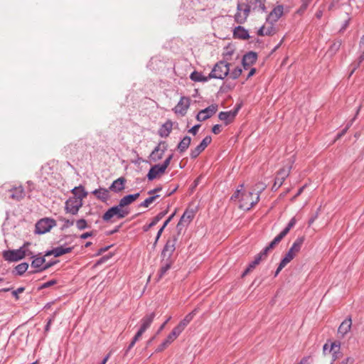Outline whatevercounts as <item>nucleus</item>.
Here are the masks:
<instances>
[{
    "instance_id": "f257e3e1",
    "label": "nucleus",
    "mask_w": 364,
    "mask_h": 364,
    "mask_svg": "<svg viewBox=\"0 0 364 364\" xmlns=\"http://www.w3.org/2000/svg\"><path fill=\"white\" fill-rule=\"evenodd\" d=\"M259 200V194H255L252 191H243L242 193L239 208L248 211L251 210Z\"/></svg>"
},
{
    "instance_id": "052dcab7",
    "label": "nucleus",
    "mask_w": 364,
    "mask_h": 364,
    "mask_svg": "<svg viewBox=\"0 0 364 364\" xmlns=\"http://www.w3.org/2000/svg\"><path fill=\"white\" fill-rule=\"evenodd\" d=\"M173 158V154L169 155L160 166L166 171Z\"/></svg>"
},
{
    "instance_id": "c756f323",
    "label": "nucleus",
    "mask_w": 364,
    "mask_h": 364,
    "mask_svg": "<svg viewBox=\"0 0 364 364\" xmlns=\"http://www.w3.org/2000/svg\"><path fill=\"white\" fill-rule=\"evenodd\" d=\"M172 122L171 121H167L159 129V134L161 137H167L172 130Z\"/></svg>"
},
{
    "instance_id": "f704fd0d",
    "label": "nucleus",
    "mask_w": 364,
    "mask_h": 364,
    "mask_svg": "<svg viewBox=\"0 0 364 364\" xmlns=\"http://www.w3.org/2000/svg\"><path fill=\"white\" fill-rule=\"evenodd\" d=\"M33 258V259L31 262V267L40 269L42 267L44 266V264L46 262V259L44 257H39L38 255H35Z\"/></svg>"
},
{
    "instance_id": "c9c22d12",
    "label": "nucleus",
    "mask_w": 364,
    "mask_h": 364,
    "mask_svg": "<svg viewBox=\"0 0 364 364\" xmlns=\"http://www.w3.org/2000/svg\"><path fill=\"white\" fill-rule=\"evenodd\" d=\"M293 259L291 258L289 254H286L284 258L281 260L280 263L279 264V266L274 273V277H277L279 273L281 272V270L289 263Z\"/></svg>"
},
{
    "instance_id": "de8ad7c7",
    "label": "nucleus",
    "mask_w": 364,
    "mask_h": 364,
    "mask_svg": "<svg viewBox=\"0 0 364 364\" xmlns=\"http://www.w3.org/2000/svg\"><path fill=\"white\" fill-rule=\"evenodd\" d=\"M242 73V68L240 67H237L230 73V76L232 79L236 80L240 76Z\"/></svg>"
},
{
    "instance_id": "aec40b11",
    "label": "nucleus",
    "mask_w": 364,
    "mask_h": 364,
    "mask_svg": "<svg viewBox=\"0 0 364 364\" xmlns=\"http://www.w3.org/2000/svg\"><path fill=\"white\" fill-rule=\"evenodd\" d=\"M9 192L10 193L9 198L14 200L19 201L25 196L24 190L21 186L14 187L9 190Z\"/></svg>"
},
{
    "instance_id": "bb28decb",
    "label": "nucleus",
    "mask_w": 364,
    "mask_h": 364,
    "mask_svg": "<svg viewBox=\"0 0 364 364\" xmlns=\"http://www.w3.org/2000/svg\"><path fill=\"white\" fill-rule=\"evenodd\" d=\"M233 36L235 38L246 40L250 38L248 31L243 27L238 26L233 31Z\"/></svg>"
},
{
    "instance_id": "2f4dec72",
    "label": "nucleus",
    "mask_w": 364,
    "mask_h": 364,
    "mask_svg": "<svg viewBox=\"0 0 364 364\" xmlns=\"http://www.w3.org/2000/svg\"><path fill=\"white\" fill-rule=\"evenodd\" d=\"M257 59V54L255 52L250 51L245 54L242 57V61L250 65H253Z\"/></svg>"
},
{
    "instance_id": "4468645a",
    "label": "nucleus",
    "mask_w": 364,
    "mask_h": 364,
    "mask_svg": "<svg viewBox=\"0 0 364 364\" xmlns=\"http://www.w3.org/2000/svg\"><path fill=\"white\" fill-rule=\"evenodd\" d=\"M244 9H242V5H237V12L235 15V19L238 23H243L250 14V8L247 7L245 5H244Z\"/></svg>"
},
{
    "instance_id": "e433bc0d",
    "label": "nucleus",
    "mask_w": 364,
    "mask_h": 364,
    "mask_svg": "<svg viewBox=\"0 0 364 364\" xmlns=\"http://www.w3.org/2000/svg\"><path fill=\"white\" fill-rule=\"evenodd\" d=\"M293 259L291 258L289 254H286L284 258L281 260L280 263L279 264V266L274 273V277H277L279 273L281 272V270L289 263Z\"/></svg>"
},
{
    "instance_id": "39448f33",
    "label": "nucleus",
    "mask_w": 364,
    "mask_h": 364,
    "mask_svg": "<svg viewBox=\"0 0 364 364\" xmlns=\"http://www.w3.org/2000/svg\"><path fill=\"white\" fill-rule=\"evenodd\" d=\"M56 225L55 220L48 218L41 219L36 224L35 232L37 234H44L50 230V229Z\"/></svg>"
},
{
    "instance_id": "9d476101",
    "label": "nucleus",
    "mask_w": 364,
    "mask_h": 364,
    "mask_svg": "<svg viewBox=\"0 0 364 364\" xmlns=\"http://www.w3.org/2000/svg\"><path fill=\"white\" fill-rule=\"evenodd\" d=\"M218 111V105L213 104L208 107L199 111L196 115V119L199 122H203L211 117Z\"/></svg>"
},
{
    "instance_id": "ddd939ff",
    "label": "nucleus",
    "mask_w": 364,
    "mask_h": 364,
    "mask_svg": "<svg viewBox=\"0 0 364 364\" xmlns=\"http://www.w3.org/2000/svg\"><path fill=\"white\" fill-rule=\"evenodd\" d=\"M190 106V99L188 97H182L178 102L173 110L175 113L185 115L187 109Z\"/></svg>"
},
{
    "instance_id": "3c124183",
    "label": "nucleus",
    "mask_w": 364,
    "mask_h": 364,
    "mask_svg": "<svg viewBox=\"0 0 364 364\" xmlns=\"http://www.w3.org/2000/svg\"><path fill=\"white\" fill-rule=\"evenodd\" d=\"M56 262H48L46 264H44V266L42 267L40 269H36L35 271H33V272H30L29 273L30 274H33V273H37V272H41L43 270H46V269H48V268H50V267H52L54 264H55Z\"/></svg>"
},
{
    "instance_id": "5701e85b",
    "label": "nucleus",
    "mask_w": 364,
    "mask_h": 364,
    "mask_svg": "<svg viewBox=\"0 0 364 364\" xmlns=\"http://www.w3.org/2000/svg\"><path fill=\"white\" fill-rule=\"evenodd\" d=\"M304 242V237H298L294 242L293 243L292 246L290 247L289 251L287 254H289L291 258L294 259V257L296 256V253H298L301 247L302 244Z\"/></svg>"
},
{
    "instance_id": "f3484780",
    "label": "nucleus",
    "mask_w": 364,
    "mask_h": 364,
    "mask_svg": "<svg viewBox=\"0 0 364 364\" xmlns=\"http://www.w3.org/2000/svg\"><path fill=\"white\" fill-rule=\"evenodd\" d=\"M73 247H64L63 246H59L55 248H53L51 250H48L46 252L45 256L54 255L55 257L62 256L65 254L70 253L72 252Z\"/></svg>"
},
{
    "instance_id": "4d7b16f0",
    "label": "nucleus",
    "mask_w": 364,
    "mask_h": 364,
    "mask_svg": "<svg viewBox=\"0 0 364 364\" xmlns=\"http://www.w3.org/2000/svg\"><path fill=\"white\" fill-rule=\"evenodd\" d=\"M30 245L29 242H26L23 244V245L22 246V247H23V252L26 253L25 254V257L26 256H30L31 257H33L35 255H33V252L28 249V246Z\"/></svg>"
},
{
    "instance_id": "7ed1b4c3",
    "label": "nucleus",
    "mask_w": 364,
    "mask_h": 364,
    "mask_svg": "<svg viewBox=\"0 0 364 364\" xmlns=\"http://www.w3.org/2000/svg\"><path fill=\"white\" fill-rule=\"evenodd\" d=\"M129 210L123 209L118 204L108 209L103 215L102 219L105 221H109L114 217L117 219L124 218L129 214Z\"/></svg>"
},
{
    "instance_id": "a19ab883",
    "label": "nucleus",
    "mask_w": 364,
    "mask_h": 364,
    "mask_svg": "<svg viewBox=\"0 0 364 364\" xmlns=\"http://www.w3.org/2000/svg\"><path fill=\"white\" fill-rule=\"evenodd\" d=\"M190 78L194 82H207L210 80V78H208V76L205 77L201 73L197 71H193L191 74Z\"/></svg>"
},
{
    "instance_id": "2eb2a0df",
    "label": "nucleus",
    "mask_w": 364,
    "mask_h": 364,
    "mask_svg": "<svg viewBox=\"0 0 364 364\" xmlns=\"http://www.w3.org/2000/svg\"><path fill=\"white\" fill-rule=\"evenodd\" d=\"M167 149V144L165 141H161L157 146L152 151L151 158L153 161H156L161 159Z\"/></svg>"
},
{
    "instance_id": "f03ea898",
    "label": "nucleus",
    "mask_w": 364,
    "mask_h": 364,
    "mask_svg": "<svg viewBox=\"0 0 364 364\" xmlns=\"http://www.w3.org/2000/svg\"><path fill=\"white\" fill-rule=\"evenodd\" d=\"M230 63L223 60L218 62L208 75V78L223 80L230 73Z\"/></svg>"
},
{
    "instance_id": "8fccbe9b",
    "label": "nucleus",
    "mask_w": 364,
    "mask_h": 364,
    "mask_svg": "<svg viewBox=\"0 0 364 364\" xmlns=\"http://www.w3.org/2000/svg\"><path fill=\"white\" fill-rule=\"evenodd\" d=\"M212 141V138L210 136H206L200 142L199 144L202 149H205L210 143Z\"/></svg>"
},
{
    "instance_id": "412c9836",
    "label": "nucleus",
    "mask_w": 364,
    "mask_h": 364,
    "mask_svg": "<svg viewBox=\"0 0 364 364\" xmlns=\"http://www.w3.org/2000/svg\"><path fill=\"white\" fill-rule=\"evenodd\" d=\"M283 6L282 5H278L274 9L270 12L269 16L267 18V21H269L271 23L273 22H277L278 19L282 16L283 14Z\"/></svg>"
},
{
    "instance_id": "864d4df0",
    "label": "nucleus",
    "mask_w": 364,
    "mask_h": 364,
    "mask_svg": "<svg viewBox=\"0 0 364 364\" xmlns=\"http://www.w3.org/2000/svg\"><path fill=\"white\" fill-rule=\"evenodd\" d=\"M272 250L269 246H267L262 252L256 255V257H260V261L267 256L268 252Z\"/></svg>"
},
{
    "instance_id": "20e7f679",
    "label": "nucleus",
    "mask_w": 364,
    "mask_h": 364,
    "mask_svg": "<svg viewBox=\"0 0 364 364\" xmlns=\"http://www.w3.org/2000/svg\"><path fill=\"white\" fill-rule=\"evenodd\" d=\"M82 204L80 197H70L65 202V210L66 213L77 215Z\"/></svg>"
},
{
    "instance_id": "9b49d317",
    "label": "nucleus",
    "mask_w": 364,
    "mask_h": 364,
    "mask_svg": "<svg viewBox=\"0 0 364 364\" xmlns=\"http://www.w3.org/2000/svg\"><path fill=\"white\" fill-rule=\"evenodd\" d=\"M181 333L178 331L175 328L172 330V331L167 336L166 340L162 342L156 349V352H161L164 349H166L169 344H171L179 335Z\"/></svg>"
},
{
    "instance_id": "f8f14e48",
    "label": "nucleus",
    "mask_w": 364,
    "mask_h": 364,
    "mask_svg": "<svg viewBox=\"0 0 364 364\" xmlns=\"http://www.w3.org/2000/svg\"><path fill=\"white\" fill-rule=\"evenodd\" d=\"M240 109V105H238L234 110L229 112H220L218 114V118L221 121L225 122V124L228 125L234 120Z\"/></svg>"
},
{
    "instance_id": "a18cd8bd",
    "label": "nucleus",
    "mask_w": 364,
    "mask_h": 364,
    "mask_svg": "<svg viewBox=\"0 0 364 364\" xmlns=\"http://www.w3.org/2000/svg\"><path fill=\"white\" fill-rule=\"evenodd\" d=\"M205 149H202V147L200 145H198L194 149H192L191 151V159H196L197 158L199 154L204 151Z\"/></svg>"
},
{
    "instance_id": "13d9d810",
    "label": "nucleus",
    "mask_w": 364,
    "mask_h": 364,
    "mask_svg": "<svg viewBox=\"0 0 364 364\" xmlns=\"http://www.w3.org/2000/svg\"><path fill=\"white\" fill-rule=\"evenodd\" d=\"M173 158V154L169 155L160 166L166 171Z\"/></svg>"
},
{
    "instance_id": "09e8293b",
    "label": "nucleus",
    "mask_w": 364,
    "mask_h": 364,
    "mask_svg": "<svg viewBox=\"0 0 364 364\" xmlns=\"http://www.w3.org/2000/svg\"><path fill=\"white\" fill-rule=\"evenodd\" d=\"M240 188H237L235 192L234 193V194L231 196L230 198V200H237V198H241V196H242V193L243 191H242V189L243 188V184H241L240 186Z\"/></svg>"
},
{
    "instance_id": "dca6fc26",
    "label": "nucleus",
    "mask_w": 364,
    "mask_h": 364,
    "mask_svg": "<svg viewBox=\"0 0 364 364\" xmlns=\"http://www.w3.org/2000/svg\"><path fill=\"white\" fill-rule=\"evenodd\" d=\"M266 0H250L247 4H245L247 7L250 8V11H256L260 12H266L267 8L265 6Z\"/></svg>"
},
{
    "instance_id": "774afa93",
    "label": "nucleus",
    "mask_w": 364,
    "mask_h": 364,
    "mask_svg": "<svg viewBox=\"0 0 364 364\" xmlns=\"http://www.w3.org/2000/svg\"><path fill=\"white\" fill-rule=\"evenodd\" d=\"M200 127V124H196L188 130V132L193 135H196Z\"/></svg>"
},
{
    "instance_id": "473e14b6",
    "label": "nucleus",
    "mask_w": 364,
    "mask_h": 364,
    "mask_svg": "<svg viewBox=\"0 0 364 364\" xmlns=\"http://www.w3.org/2000/svg\"><path fill=\"white\" fill-rule=\"evenodd\" d=\"M191 138L188 136H185L178 144V149L180 153L184 152L190 146Z\"/></svg>"
},
{
    "instance_id": "e2e57ef3",
    "label": "nucleus",
    "mask_w": 364,
    "mask_h": 364,
    "mask_svg": "<svg viewBox=\"0 0 364 364\" xmlns=\"http://www.w3.org/2000/svg\"><path fill=\"white\" fill-rule=\"evenodd\" d=\"M355 359L353 357H347L337 364H353Z\"/></svg>"
},
{
    "instance_id": "37998d69",
    "label": "nucleus",
    "mask_w": 364,
    "mask_h": 364,
    "mask_svg": "<svg viewBox=\"0 0 364 364\" xmlns=\"http://www.w3.org/2000/svg\"><path fill=\"white\" fill-rule=\"evenodd\" d=\"M28 268V264L27 262H23L19 264H18L15 269L16 271V274L18 275H22L23 273H25Z\"/></svg>"
},
{
    "instance_id": "ea45409f",
    "label": "nucleus",
    "mask_w": 364,
    "mask_h": 364,
    "mask_svg": "<svg viewBox=\"0 0 364 364\" xmlns=\"http://www.w3.org/2000/svg\"><path fill=\"white\" fill-rule=\"evenodd\" d=\"M341 44H342L341 40H337V41H334L332 43V45L330 46V48L328 50L326 53L330 57L333 56L337 53V51L340 49Z\"/></svg>"
},
{
    "instance_id": "1a4fd4ad",
    "label": "nucleus",
    "mask_w": 364,
    "mask_h": 364,
    "mask_svg": "<svg viewBox=\"0 0 364 364\" xmlns=\"http://www.w3.org/2000/svg\"><path fill=\"white\" fill-rule=\"evenodd\" d=\"M291 168V166H287L279 169L275 178L274 185L272 186V190L277 191L282 185L285 178L289 175Z\"/></svg>"
},
{
    "instance_id": "a211bd4d",
    "label": "nucleus",
    "mask_w": 364,
    "mask_h": 364,
    "mask_svg": "<svg viewBox=\"0 0 364 364\" xmlns=\"http://www.w3.org/2000/svg\"><path fill=\"white\" fill-rule=\"evenodd\" d=\"M154 317L155 314L152 312L141 319V325L137 333L138 338L150 326Z\"/></svg>"
},
{
    "instance_id": "79ce46f5",
    "label": "nucleus",
    "mask_w": 364,
    "mask_h": 364,
    "mask_svg": "<svg viewBox=\"0 0 364 364\" xmlns=\"http://www.w3.org/2000/svg\"><path fill=\"white\" fill-rule=\"evenodd\" d=\"M360 107H358V109H357V112H356V114L355 116V117H353L349 122L348 124L346 125V127L341 132H339L337 136H336V139H338L340 138H341L343 136L345 135V134L346 133V132L348 131V129L350 128V127L353 124V121L355 120V118L356 117V116L359 113V111H360Z\"/></svg>"
},
{
    "instance_id": "338daca9",
    "label": "nucleus",
    "mask_w": 364,
    "mask_h": 364,
    "mask_svg": "<svg viewBox=\"0 0 364 364\" xmlns=\"http://www.w3.org/2000/svg\"><path fill=\"white\" fill-rule=\"evenodd\" d=\"M61 220L65 223V224L63 226V228H69V227L73 225V224H74L73 220H70L68 219L63 218Z\"/></svg>"
},
{
    "instance_id": "680f3d73",
    "label": "nucleus",
    "mask_w": 364,
    "mask_h": 364,
    "mask_svg": "<svg viewBox=\"0 0 364 364\" xmlns=\"http://www.w3.org/2000/svg\"><path fill=\"white\" fill-rule=\"evenodd\" d=\"M276 33L275 28L271 25L268 27H265V36H272Z\"/></svg>"
},
{
    "instance_id": "cd10ccee",
    "label": "nucleus",
    "mask_w": 364,
    "mask_h": 364,
    "mask_svg": "<svg viewBox=\"0 0 364 364\" xmlns=\"http://www.w3.org/2000/svg\"><path fill=\"white\" fill-rule=\"evenodd\" d=\"M173 264L172 259L163 258L161 267L159 271V276L161 278L170 269Z\"/></svg>"
},
{
    "instance_id": "6e6d98bb",
    "label": "nucleus",
    "mask_w": 364,
    "mask_h": 364,
    "mask_svg": "<svg viewBox=\"0 0 364 364\" xmlns=\"http://www.w3.org/2000/svg\"><path fill=\"white\" fill-rule=\"evenodd\" d=\"M57 283V281L55 279L50 280L46 283H43L41 287H39L38 289H43L46 288H48Z\"/></svg>"
},
{
    "instance_id": "58836bf2",
    "label": "nucleus",
    "mask_w": 364,
    "mask_h": 364,
    "mask_svg": "<svg viewBox=\"0 0 364 364\" xmlns=\"http://www.w3.org/2000/svg\"><path fill=\"white\" fill-rule=\"evenodd\" d=\"M72 193L73 194V197H80L81 201H82L83 198H86L87 196V193L82 186L75 187L72 190Z\"/></svg>"
},
{
    "instance_id": "0eeeda50",
    "label": "nucleus",
    "mask_w": 364,
    "mask_h": 364,
    "mask_svg": "<svg viewBox=\"0 0 364 364\" xmlns=\"http://www.w3.org/2000/svg\"><path fill=\"white\" fill-rule=\"evenodd\" d=\"M23 247H21L17 250H6L3 252V257L5 260L9 262H17L25 257Z\"/></svg>"
},
{
    "instance_id": "69168bd1",
    "label": "nucleus",
    "mask_w": 364,
    "mask_h": 364,
    "mask_svg": "<svg viewBox=\"0 0 364 364\" xmlns=\"http://www.w3.org/2000/svg\"><path fill=\"white\" fill-rule=\"evenodd\" d=\"M24 289V287H19L12 291V295L16 298V299H18V294L23 292Z\"/></svg>"
},
{
    "instance_id": "72a5a7b5",
    "label": "nucleus",
    "mask_w": 364,
    "mask_h": 364,
    "mask_svg": "<svg viewBox=\"0 0 364 364\" xmlns=\"http://www.w3.org/2000/svg\"><path fill=\"white\" fill-rule=\"evenodd\" d=\"M363 61H364V52L361 51V54L358 58V59L356 60H355L354 62H353L350 65L351 70L350 72L349 77H350L353 74V73L360 67V65H361V63Z\"/></svg>"
},
{
    "instance_id": "49530a36",
    "label": "nucleus",
    "mask_w": 364,
    "mask_h": 364,
    "mask_svg": "<svg viewBox=\"0 0 364 364\" xmlns=\"http://www.w3.org/2000/svg\"><path fill=\"white\" fill-rule=\"evenodd\" d=\"M265 188L266 185L259 182L255 184V188L252 190V192H256L255 194H259V196L260 193L265 189Z\"/></svg>"
},
{
    "instance_id": "6e6552de",
    "label": "nucleus",
    "mask_w": 364,
    "mask_h": 364,
    "mask_svg": "<svg viewBox=\"0 0 364 364\" xmlns=\"http://www.w3.org/2000/svg\"><path fill=\"white\" fill-rule=\"evenodd\" d=\"M296 222V221L295 218H292L289 220L287 227L277 236H276L274 239L269 244L268 246L269 247V248H274L275 246L277 245L281 242V240L288 234L289 230L295 225Z\"/></svg>"
},
{
    "instance_id": "c85d7f7f",
    "label": "nucleus",
    "mask_w": 364,
    "mask_h": 364,
    "mask_svg": "<svg viewBox=\"0 0 364 364\" xmlns=\"http://www.w3.org/2000/svg\"><path fill=\"white\" fill-rule=\"evenodd\" d=\"M351 324L352 322L350 318L345 319L338 327V333L342 337L344 336L350 331Z\"/></svg>"
},
{
    "instance_id": "a878e982",
    "label": "nucleus",
    "mask_w": 364,
    "mask_h": 364,
    "mask_svg": "<svg viewBox=\"0 0 364 364\" xmlns=\"http://www.w3.org/2000/svg\"><path fill=\"white\" fill-rule=\"evenodd\" d=\"M136 200V193L127 195L123 197L119 203V207H122L123 209L129 210V205L132 203L134 201Z\"/></svg>"
},
{
    "instance_id": "5fc2aeb1",
    "label": "nucleus",
    "mask_w": 364,
    "mask_h": 364,
    "mask_svg": "<svg viewBox=\"0 0 364 364\" xmlns=\"http://www.w3.org/2000/svg\"><path fill=\"white\" fill-rule=\"evenodd\" d=\"M272 250L269 246H267L262 252L256 255V257H260V261L267 256L268 252Z\"/></svg>"
},
{
    "instance_id": "4be33fe9",
    "label": "nucleus",
    "mask_w": 364,
    "mask_h": 364,
    "mask_svg": "<svg viewBox=\"0 0 364 364\" xmlns=\"http://www.w3.org/2000/svg\"><path fill=\"white\" fill-rule=\"evenodd\" d=\"M92 194L102 202H107L110 198L109 188H99L94 190Z\"/></svg>"
},
{
    "instance_id": "7c9ffc66",
    "label": "nucleus",
    "mask_w": 364,
    "mask_h": 364,
    "mask_svg": "<svg viewBox=\"0 0 364 364\" xmlns=\"http://www.w3.org/2000/svg\"><path fill=\"white\" fill-rule=\"evenodd\" d=\"M195 216L193 210H186L180 218L181 223L185 224L186 226L192 221Z\"/></svg>"
},
{
    "instance_id": "c03bdc74",
    "label": "nucleus",
    "mask_w": 364,
    "mask_h": 364,
    "mask_svg": "<svg viewBox=\"0 0 364 364\" xmlns=\"http://www.w3.org/2000/svg\"><path fill=\"white\" fill-rule=\"evenodd\" d=\"M159 197V195L151 196L144 200L139 205L142 207H149L156 198Z\"/></svg>"
},
{
    "instance_id": "bf43d9fd",
    "label": "nucleus",
    "mask_w": 364,
    "mask_h": 364,
    "mask_svg": "<svg viewBox=\"0 0 364 364\" xmlns=\"http://www.w3.org/2000/svg\"><path fill=\"white\" fill-rule=\"evenodd\" d=\"M173 158V154L169 155L160 166L166 171Z\"/></svg>"
},
{
    "instance_id": "603ef678",
    "label": "nucleus",
    "mask_w": 364,
    "mask_h": 364,
    "mask_svg": "<svg viewBox=\"0 0 364 364\" xmlns=\"http://www.w3.org/2000/svg\"><path fill=\"white\" fill-rule=\"evenodd\" d=\"M76 225L77 228L80 230H84L87 227V222L85 219H80L77 220Z\"/></svg>"
},
{
    "instance_id": "4c0bfd02",
    "label": "nucleus",
    "mask_w": 364,
    "mask_h": 364,
    "mask_svg": "<svg viewBox=\"0 0 364 364\" xmlns=\"http://www.w3.org/2000/svg\"><path fill=\"white\" fill-rule=\"evenodd\" d=\"M293 259L291 258L289 254H286L284 258L281 260L280 263L279 264V266L274 273V277H277L279 273L281 272V270L289 263Z\"/></svg>"
},
{
    "instance_id": "423d86ee",
    "label": "nucleus",
    "mask_w": 364,
    "mask_h": 364,
    "mask_svg": "<svg viewBox=\"0 0 364 364\" xmlns=\"http://www.w3.org/2000/svg\"><path fill=\"white\" fill-rule=\"evenodd\" d=\"M177 240L178 237L176 235H172L170 236V237L167 240L166 243L161 252L163 258L171 259V256L176 249V244Z\"/></svg>"
},
{
    "instance_id": "393cba45",
    "label": "nucleus",
    "mask_w": 364,
    "mask_h": 364,
    "mask_svg": "<svg viewBox=\"0 0 364 364\" xmlns=\"http://www.w3.org/2000/svg\"><path fill=\"white\" fill-rule=\"evenodd\" d=\"M125 182L126 180L124 177H119L112 182L109 189L114 193H119L124 189Z\"/></svg>"
},
{
    "instance_id": "0e129e2a",
    "label": "nucleus",
    "mask_w": 364,
    "mask_h": 364,
    "mask_svg": "<svg viewBox=\"0 0 364 364\" xmlns=\"http://www.w3.org/2000/svg\"><path fill=\"white\" fill-rule=\"evenodd\" d=\"M166 212H161L156 215L152 220V225H156L157 223L166 215Z\"/></svg>"
},
{
    "instance_id": "b1692460",
    "label": "nucleus",
    "mask_w": 364,
    "mask_h": 364,
    "mask_svg": "<svg viewBox=\"0 0 364 364\" xmlns=\"http://www.w3.org/2000/svg\"><path fill=\"white\" fill-rule=\"evenodd\" d=\"M164 172L165 170L160 166V164H156L150 168L146 176L149 181H153L162 175Z\"/></svg>"
},
{
    "instance_id": "6ab92c4d",
    "label": "nucleus",
    "mask_w": 364,
    "mask_h": 364,
    "mask_svg": "<svg viewBox=\"0 0 364 364\" xmlns=\"http://www.w3.org/2000/svg\"><path fill=\"white\" fill-rule=\"evenodd\" d=\"M197 311L198 309H193L191 313L185 316V318L178 324V326L175 327V328L181 333L186 326L193 320Z\"/></svg>"
}]
</instances>
